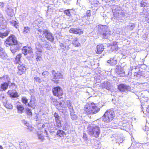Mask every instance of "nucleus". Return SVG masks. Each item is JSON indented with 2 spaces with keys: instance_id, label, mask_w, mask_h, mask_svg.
I'll list each match as a JSON object with an SVG mask.
<instances>
[{
  "instance_id": "obj_1",
  "label": "nucleus",
  "mask_w": 149,
  "mask_h": 149,
  "mask_svg": "<svg viewBox=\"0 0 149 149\" xmlns=\"http://www.w3.org/2000/svg\"><path fill=\"white\" fill-rule=\"evenodd\" d=\"M100 110L94 103L89 102L85 106L84 111L87 114H93L98 112Z\"/></svg>"
},
{
  "instance_id": "obj_2",
  "label": "nucleus",
  "mask_w": 149,
  "mask_h": 149,
  "mask_svg": "<svg viewBox=\"0 0 149 149\" xmlns=\"http://www.w3.org/2000/svg\"><path fill=\"white\" fill-rule=\"evenodd\" d=\"M100 128L98 126H89L87 128V132L90 136L98 137L100 133Z\"/></svg>"
},
{
  "instance_id": "obj_3",
  "label": "nucleus",
  "mask_w": 149,
  "mask_h": 149,
  "mask_svg": "<svg viewBox=\"0 0 149 149\" xmlns=\"http://www.w3.org/2000/svg\"><path fill=\"white\" fill-rule=\"evenodd\" d=\"M114 116V112L113 111L109 110L106 112L102 117L103 121L109 122L113 119Z\"/></svg>"
},
{
  "instance_id": "obj_4",
  "label": "nucleus",
  "mask_w": 149,
  "mask_h": 149,
  "mask_svg": "<svg viewBox=\"0 0 149 149\" xmlns=\"http://www.w3.org/2000/svg\"><path fill=\"white\" fill-rule=\"evenodd\" d=\"M52 80L56 84L58 83L59 79L63 78V75L61 73L58 72H56L54 70L52 71Z\"/></svg>"
},
{
  "instance_id": "obj_5",
  "label": "nucleus",
  "mask_w": 149,
  "mask_h": 149,
  "mask_svg": "<svg viewBox=\"0 0 149 149\" xmlns=\"http://www.w3.org/2000/svg\"><path fill=\"white\" fill-rule=\"evenodd\" d=\"M10 49L11 52L14 54L16 52L22 47V44L17 41L10 46Z\"/></svg>"
},
{
  "instance_id": "obj_6",
  "label": "nucleus",
  "mask_w": 149,
  "mask_h": 149,
  "mask_svg": "<svg viewBox=\"0 0 149 149\" xmlns=\"http://www.w3.org/2000/svg\"><path fill=\"white\" fill-rule=\"evenodd\" d=\"M107 31V28L106 26H102L101 29H100L99 31L100 32L101 34L102 35L103 38L108 39L110 34Z\"/></svg>"
},
{
  "instance_id": "obj_7",
  "label": "nucleus",
  "mask_w": 149,
  "mask_h": 149,
  "mask_svg": "<svg viewBox=\"0 0 149 149\" xmlns=\"http://www.w3.org/2000/svg\"><path fill=\"white\" fill-rule=\"evenodd\" d=\"M17 42L16 38L13 35H11L5 41L6 45L11 46L13 44L16 43Z\"/></svg>"
},
{
  "instance_id": "obj_8",
  "label": "nucleus",
  "mask_w": 149,
  "mask_h": 149,
  "mask_svg": "<svg viewBox=\"0 0 149 149\" xmlns=\"http://www.w3.org/2000/svg\"><path fill=\"white\" fill-rule=\"evenodd\" d=\"M52 92L54 95L58 97L62 96L63 94L62 88L59 87H54L52 89Z\"/></svg>"
},
{
  "instance_id": "obj_9",
  "label": "nucleus",
  "mask_w": 149,
  "mask_h": 149,
  "mask_svg": "<svg viewBox=\"0 0 149 149\" xmlns=\"http://www.w3.org/2000/svg\"><path fill=\"white\" fill-rule=\"evenodd\" d=\"M118 88L119 91L123 92L127 91H130L131 88L125 84H120L118 86Z\"/></svg>"
},
{
  "instance_id": "obj_10",
  "label": "nucleus",
  "mask_w": 149,
  "mask_h": 149,
  "mask_svg": "<svg viewBox=\"0 0 149 149\" xmlns=\"http://www.w3.org/2000/svg\"><path fill=\"white\" fill-rule=\"evenodd\" d=\"M69 32L70 33L76 34H81L83 33V31L81 29L77 28H71Z\"/></svg>"
},
{
  "instance_id": "obj_11",
  "label": "nucleus",
  "mask_w": 149,
  "mask_h": 149,
  "mask_svg": "<svg viewBox=\"0 0 149 149\" xmlns=\"http://www.w3.org/2000/svg\"><path fill=\"white\" fill-rule=\"evenodd\" d=\"M22 52L23 54L24 55H26L28 54L32 53V49L31 48L26 46H25L22 49Z\"/></svg>"
},
{
  "instance_id": "obj_12",
  "label": "nucleus",
  "mask_w": 149,
  "mask_h": 149,
  "mask_svg": "<svg viewBox=\"0 0 149 149\" xmlns=\"http://www.w3.org/2000/svg\"><path fill=\"white\" fill-rule=\"evenodd\" d=\"M117 43V42H113L111 43L110 46L108 47L109 49L111 51L118 50V46Z\"/></svg>"
},
{
  "instance_id": "obj_13",
  "label": "nucleus",
  "mask_w": 149,
  "mask_h": 149,
  "mask_svg": "<svg viewBox=\"0 0 149 149\" xmlns=\"http://www.w3.org/2000/svg\"><path fill=\"white\" fill-rule=\"evenodd\" d=\"M45 37L47 39V40L51 42H52L54 40V38L52 36V34L51 33L48 31L47 30L44 35Z\"/></svg>"
},
{
  "instance_id": "obj_14",
  "label": "nucleus",
  "mask_w": 149,
  "mask_h": 149,
  "mask_svg": "<svg viewBox=\"0 0 149 149\" xmlns=\"http://www.w3.org/2000/svg\"><path fill=\"white\" fill-rule=\"evenodd\" d=\"M10 83L3 82L0 85V91H4L7 90Z\"/></svg>"
},
{
  "instance_id": "obj_15",
  "label": "nucleus",
  "mask_w": 149,
  "mask_h": 149,
  "mask_svg": "<svg viewBox=\"0 0 149 149\" xmlns=\"http://www.w3.org/2000/svg\"><path fill=\"white\" fill-rule=\"evenodd\" d=\"M104 49V46L102 44H100L97 46L95 50L97 54H101Z\"/></svg>"
},
{
  "instance_id": "obj_16",
  "label": "nucleus",
  "mask_w": 149,
  "mask_h": 149,
  "mask_svg": "<svg viewBox=\"0 0 149 149\" xmlns=\"http://www.w3.org/2000/svg\"><path fill=\"white\" fill-rule=\"evenodd\" d=\"M0 79L4 82L10 83V79L8 75H4L0 77Z\"/></svg>"
},
{
  "instance_id": "obj_17",
  "label": "nucleus",
  "mask_w": 149,
  "mask_h": 149,
  "mask_svg": "<svg viewBox=\"0 0 149 149\" xmlns=\"http://www.w3.org/2000/svg\"><path fill=\"white\" fill-rule=\"evenodd\" d=\"M8 93L12 97H17L19 96L18 93L15 90L9 91L8 92Z\"/></svg>"
},
{
  "instance_id": "obj_18",
  "label": "nucleus",
  "mask_w": 149,
  "mask_h": 149,
  "mask_svg": "<svg viewBox=\"0 0 149 149\" xmlns=\"http://www.w3.org/2000/svg\"><path fill=\"white\" fill-rule=\"evenodd\" d=\"M7 57V55L4 50L0 47V58L3 59H6Z\"/></svg>"
},
{
  "instance_id": "obj_19",
  "label": "nucleus",
  "mask_w": 149,
  "mask_h": 149,
  "mask_svg": "<svg viewBox=\"0 0 149 149\" xmlns=\"http://www.w3.org/2000/svg\"><path fill=\"white\" fill-rule=\"evenodd\" d=\"M111 85L109 82L108 81L104 82L102 84V87L103 88H105L107 90H109L110 89Z\"/></svg>"
},
{
  "instance_id": "obj_20",
  "label": "nucleus",
  "mask_w": 149,
  "mask_h": 149,
  "mask_svg": "<svg viewBox=\"0 0 149 149\" xmlns=\"http://www.w3.org/2000/svg\"><path fill=\"white\" fill-rule=\"evenodd\" d=\"M36 105V100L34 98H32L29 103L28 104V105L29 107L34 108Z\"/></svg>"
},
{
  "instance_id": "obj_21",
  "label": "nucleus",
  "mask_w": 149,
  "mask_h": 149,
  "mask_svg": "<svg viewBox=\"0 0 149 149\" xmlns=\"http://www.w3.org/2000/svg\"><path fill=\"white\" fill-rule=\"evenodd\" d=\"M18 68L19 71H18V73H19L20 74L23 73V72L24 71L25 69V68L24 66L23 65V64L21 65L19 64L18 66Z\"/></svg>"
},
{
  "instance_id": "obj_22",
  "label": "nucleus",
  "mask_w": 149,
  "mask_h": 149,
  "mask_svg": "<svg viewBox=\"0 0 149 149\" xmlns=\"http://www.w3.org/2000/svg\"><path fill=\"white\" fill-rule=\"evenodd\" d=\"M6 11L8 15L10 16H13L14 15L13 10L11 7H7Z\"/></svg>"
},
{
  "instance_id": "obj_23",
  "label": "nucleus",
  "mask_w": 149,
  "mask_h": 149,
  "mask_svg": "<svg viewBox=\"0 0 149 149\" xmlns=\"http://www.w3.org/2000/svg\"><path fill=\"white\" fill-rule=\"evenodd\" d=\"M78 39L76 38H73L72 40V44L75 46V47H79L80 46V44L78 41Z\"/></svg>"
},
{
  "instance_id": "obj_24",
  "label": "nucleus",
  "mask_w": 149,
  "mask_h": 149,
  "mask_svg": "<svg viewBox=\"0 0 149 149\" xmlns=\"http://www.w3.org/2000/svg\"><path fill=\"white\" fill-rule=\"evenodd\" d=\"M107 63H110L112 65H114L117 63L116 59L114 57L111 58L110 60L108 61Z\"/></svg>"
},
{
  "instance_id": "obj_25",
  "label": "nucleus",
  "mask_w": 149,
  "mask_h": 149,
  "mask_svg": "<svg viewBox=\"0 0 149 149\" xmlns=\"http://www.w3.org/2000/svg\"><path fill=\"white\" fill-rule=\"evenodd\" d=\"M47 30L43 29L42 30L40 29L37 30V33L38 34L39 36L43 35L44 36L45 34L46 33Z\"/></svg>"
},
{
  "instance_id": "obj_26",
  "label": "nucleus",
  "mask_w": 149,
  "mask_h": 149,
  "mask_svg": "<svg viewBox=\"0 0 149 149\" xmlns=\"http://www.w3.org/2000/svg\"><path fill=\"white\" fill-rule=\"evenodd\" d=\"M116 71L117 74L119 75L120 76H123L124 74V71L122 69H117Z\"/></svg>"
},
{
  "instance_id": "obj_27",
  "label": "nucleus",
  "mask_w": 149,
  "mask_h": 149,
  "mask_svg": "<svg viewBox=\"0 0 149 149\" xmlns=\"http://www.w3.org/2000/svg\"><path fill=\"white\" fill-rule=\"evenodd\" d=\"M67 105L68 107L70 109V112H73L74 111L73 109V107L71 103L70 102V101H68L66 102Z\"/></svg>"
},
{
  "instance_id": "obj_28",
  "label": "nucleus",
  "mask_w": 149,
  "mask_h": 149,
  "mask_svg": "<svg viewBox=\"0 0 149 149\" xmlns=\"http://www.w3.org/2000/svg\"><path fill=\"white\" fill-rule=\"evenodd\" d=\"M17 109L18 110V113H22L24 109L23 107L21 105H19L17 106Z\"/></svg>"
},
{
  "instance_id": "obj_29",
  "label": "nucleus",
  "mask_w": 149,
  "mask_h": 149,
  "mask_svg": "<svg viewBox=\"0 0 149 149\" xmlns=\"http://www.w3.org/2000/svg\"><path fill=\"white\" fill-rule=\"evenodd\" d=\"M19 146L20 149H26V148L28 147L26 143L22 142L20 143Z\"/></svg>"
},
{
  "instance_id": "obj_30",
  "label": "nucleus",
  "mask_w": 149,
  "mask_h": 149,
  "mask_svg": "<svg viewBox=\"0 0 149 149\" xmlns=\"http://www.w3.org/2000/svg\"><path fill=\"white\" fill-rule=\"evenodd\" d=\"M3 104L4 106L7 109H12L13 108V106L7 101L6 102H4Z\"/></svg>"
},
{
  "instance_id": "obj_31",
  "label": "nucleus",
  "mask_w": 149,
  "mask_h": 149,
  "mask_svg": "<svg viewBox=\"0 0 149 149\" xmlns=\"http://www.w3.org/2000/svg\"><path fill=\"white\" fill-rule=\"evenodd\" d=\"M9 31H7L4 33H0V37L3 38L7 36L9 33Z\"/></svg>"
},
{
  "instance_id": "obj_32",
  "label": "nucleus",
  "mask_w": 149,
  "mask_h": 149,
  "mask_svg": "<svg viewBox=\"0 0 149 149\" xmlns=\"http://www.w3.org/2000/svg\"><path fill=\"white\" fill-rule=\"evenodd\" d=\"M70 115L71 119L73 120H76L77 118V115L74 113V111L70 112Z\"/></svg>"
},
{
  "instance_id": "obj_33",
  "label": "nucleus",
  "mask_w": 149,
  "mask_h": 149,
  "mask_svg": "<svg viewBox=\"0 0 149 149\" xmlns=\"http://www.w3.org/2000/svg\"><path fill=\"white\" fill-rule=\"evenodd\" d=\"M22 57V54H19L16 56L15 60L16 62L18 63H20V58Z\"/></svg>"
},
{
  "instance_id": "obj_34",
  "label": "nucleus",
  "mask_w": 149,
  "mask_h": 149,
  "mask_svg": "<svg viewBox=\"0 0 149 149\" xmlns=\"http://www.w3.org/2000/svg\"><path fill=\"white\" fill-rule=\"evenodd\" d=\"M10 24L12 26L17 28L18 26L17 22L15 21H12L10 22Z\"/></svg>"
},
{
  "instance_id": "obj_35",
  "label": "nucleus",
  "mask_w": 149,
  "mask_h": 149,
  "mask_svg": "<svg viewBox=\"0 0 149 149\" xmlns=\"http://www.w3.org/2000/svg\"><path fill=\"white\" fill-rule=\"evenodd\" d=\"M64 132L62 130H59L57 131L56 134L57 135L62 137L63 135Z\"/></svg>"
},
{
  "instance_id": "obj_36",
  "label": "nucleus",
  "mask_w": 149,
  "mask_h": 149,
  "mask_svg": "<svg viewBox=\"0 0 149 149\" xmlns=\"http://www.w3.org/2000/svg\"><path fill=\"white\" fill-rule=\"evenodd\" d=\"M30 28L29 27H25L24 28L23 33L24 34L29 33L30 32Z\"/></svg>"
},
{
  "instance_id": "obj_37",
  "label": "nucleus",
  "mask_w": 149,
  "mask_h": 149,
  "mask_svg": "<svg viewBox=\"0 0 149 149\" xmlns=\"http://www.w3.org/2000/svg\"><path fill=\"white\" fill-rule=\"evenodd\" d=\"M128 28L130 30H132L133 28L135 27V25L134 24L131 23L128 26Z\"/></svg>"
},
{
  "instance_id": "obj_38",
  "label": "nucleus",
  "mask_w": 149,
  "mask_h": 149,
  "mask_svg": "<svg viewBox=\"0 0 149 149\" xmlns=\"http://www.w3.org/2000/svg\"><path fill=\"white\" fill-rule=\"evenodd\" d=\"M22 101L23 103L25 104L26 105H28V100L26 97H23L22 98Z\"/></svg>"
},
{
  "instance_id": "obj_39",
  "label": "nucleus",
  "mask_w": 149,
  "mask_h": 149,
  "mask_svg": "<svg viewBox=\"0 0 149 149\" xmlns=\"http://www.w3.org/2000/svg\"><path fill=\"white\" fill-rule=\"evenodd\" d=\"M36 48L37 50L36 51V55H39V54H41V53L42 52V50L40 48H38L37 47H36Z\"/></svg>"
},
{
  "instance_id": "obj_40",
  "label": "nucleus",
  "mask_w": 149,
  "mask_h": 149,
  "mask_svg": "<svg viewBox=\"0 0 149 149\" xmlns=\"http://www.w3.org/2000/svg\"><path fill=\"white\" fill-rule=\"evenodd\" d=\"M64 13L67 16H70L71 15L70 13V10H66L64 11Z\"/></svg>"
},
{
  "instance_id": "obj_41",
  "label": "nucleus",
  "mask_w": 149,
  "mask_h": 149,
  "mask_svg": "<svg viewBox=\"0 0 149 149\" xmlns=\"http://www.w3.org/2000/svg\"><path fill=\"white\" fill-rule=\"evenodd\" d=\"M56 123V124L57 126L58 127H60L61 126V121L59 119H58L57 120H55Z\"/></svg>"
},
{
  "instance_id": "obj_42",
  "label": "nucleus",
  "mask_w": 149,
  "mask_h": 149,
  "mask_svg": "<svg viewBox=\"0 0 149 149\" xmlns=\"http://www.w3.org/2000/svg\"><path fill=\"white\" fill-rule=\"evenodd\" d=\"M38 138L41 140H43L44 139V137L42 134H38Z\"/></svg>"
},
{
  "instance_id": "obj_43",
  "label": "nucleus",
  "mask_w": 149,
  "mask_h": 149,
  "mask_svg": "<svg viewBox=\"0 0 149 149\" xmlns=\"http://www.w3.org/2000/svg\"><path fill=\"white\" fill-rule=\"evenodd\" d=\"M60 46L61 47H62V48L63 49L65 48L66 49L68 50V49L69 48L68 46V45L67 47L65 45V44H61L60 45Z\"/></svg>"
},
{
  "instance_id": "obj_44",
  "label": "nucleus",
  "mask_w": 149,
  "mask_h": 149,
  "mask_svg": "<svg viewBox=\"0 0 149 149\" xmlns=\"http://www.w3.org/2000/svg\"><path fill=\"white\" fill-rule=\"evenodd\" d=\"M49 72L48 71H45L42 72V75L43 76H44V77H45L46 76H47L49 74Z\"/></svg>"
},
{
  "instance_id": "obj_45",
  "label": "nucleus",
  "mask_w": 149,
  "mask_h": 149,
  "mask_svg": "<svg viewBox=\"0 0 149 149\" xmlns=\"http://www.w3.org/2000/svg\"><path fill=\"white\" fill-rule=\"evenodd\" d=\"M54 116L55 117V120H57L59 119L60 117L58 114L56 112H55L54 114Z\"/></svg>"
},
{
  "instance_id": "obj_46",
  "label": "nucleus",
  "mask_w": 149,
  "mask_h": 149,
  "mask_svg": "<svg viewBox=\"0 0 149 149\" xmlns=\"http://www.w3.org/2000/svg\"><path fill=\"white\" fill-rule=\"evenodd\" d=\"M43 46L47 49L50 50L51 49L50 46L47 44H45Z\"/></svg>"
},
{
  "instance_id": "obj_47",
  "label": "nucleus",
  "mask_w": 149,
  "mask_h": 149,
  "mask_svg": "<svg viewBox=\"0 0 149 149\" xmlns=\"http://www.w3.org/2000/svg\"><path fill=\"white\" fill-rule=\"evenodd\" d=\"M143 147L146 149H149V142L145 143L143 145Z\"/></svg>"
},
{
  "instance_id": "obj_48",
  "label": "nucleus",
  "mask_w": 149,
  "mask_h": 149,
  "mask_svg": "<svg viewBox=\"0 0 149 149\" xmlns=\"http://www.w3.org/2000/svg\"><path fill=\"white\" fill-rule=\"evenodd\" d=\"M34 79L36 82H41V80L40 78L38 77H34Z\"/></svg>"
},
{
  "instance_id": "obj_49",
  "label": "nucleus",
  "mask_w": 149,
  "mask_h": 149,
  "mask_svg": "<svg viewBox=\"0 0 149 149\" xmlns=\"http://www.w3.org/2000/svg\"><path fill=\"white\" fill-rule=\"evenodd\" d=\"M27 113L29 115H32V113L31 112V111L30 109H27Z\"/></svg>"
},
{
  "instance_id": "obj_50",
  "label": "nucleus",
  "mask_w": 149,
  "mask_h": 149,
  "mask_svg": "<svg viewBox=\"0 0 149 149\" xmlns=\"http://www.w3.org/2000/svg\"><path fill=\"white\" fill-rule=\"evenodd\" d=\"M41 54H39V55H37V58H36L37 61H40L42 59V57H41Z\"/></svg>"
},
{
  "instance_id": "obj_51",
  "label": "nucleus",
  "mask_w": 149,
  "mask_h": 149,
  "mask_svg": "<svg viewBox=\"0 0 149 149\" xmlns=\"http://www.w3.org/2000/svg\"><path fill=\"white\" fill-rule=\"evenodd\" d=\"M95 145L96 146H97V147H100V145L99 144V143H100V142L98 141H95Z\"/></svg>"
},
{
  "instance_id": "obj_52",
  "label": "nucleus",
  "mask_w": 149,
  "mask_h": 149,
  "mask_svg": "<svg viewBox=\"0 0 149 149\" xmlns=\"http://www.w3.org/2000/svg\"><path fill=\"white\" fill-rule=\"evenodd\" d=\"M86 15L88 17H89L91 15V12L90 10H88L87 11Z\"/></svg>"
},
{
  "instance_id": "obj_53",
  "label": "nucleus",
  "mask_w": 149,
  "mask_h": 149,
  "mask_svg": "<svg viewBox=\"0 0 149 149\" xmlns=\"http://www.w3.org/2000/svg\"><path fill=\"white\" fill-rule=\"evenodd\" d=\"M4 6V3L1 2H0V8H3Z\"/></svg>"
},
{
  "instance_id": "obj_54",
  "label": "nucleus",
  "mask_w": 149,
  "mask_h": 149,
  "mask_svg": "<svg viewBox=\"0 0 149 149\" xmlns=\"http://www.w3.org/2000/svg\"><path fill=\"white\" fill-rule=\"evenodd\" d=\"M39 37L40 40H41L42 41H44L45 40V38L44 37V35L39 36Z\"/></svg>"
},
{
  "instance_id": "obj_55",
  "label": "nucleus",
  "mask_w": 149,
  "mask_h": 149,
  "mask_svg": "<svg viewBox=\"0 0 149 149\" xmlns=\"http://www.w3.org/2000/svg\"><path fill=\"white\" fill-rule=\"evenodd\" d=\"M83 137L85 139H87L86 134H84Z\"/></svg>"
},
{
  "instance_id": "obj_56",
  "label": "nucleus",
  "mask_w": 149,
  "mask_h": 149,
  "mask_svg": "<svg viewBox=\"0 0 149 149\" xmlns=\"http://www.w3.org/2000/svg\"><path fill=\"white\" fill-rule=\"evenodd\" d=\"M25 122H26L25 121L24 123L25 124V125L27 127L29 126V124L28 123H27V122H26V123H25Z\"/></svg>"
},
{
  "instance_id": "obj_57",
  "label": "nucleus",
  "mask_w": 149,
  "mask_h": 149,
  "mask_svg": "<svg viewBox=\"0 0 149 149\" xmlns=\"http://www.w3.org/2000/svg\"><path fill=\"white\" fill-rule=\"evenodd\" d=\"M146 111H148L149 113V105L148 106V108H147Z\"/></svg>"
},
{
  "instance_id": "obj_58",
  "label": "nucleus",
  "mask_w": 149,
  "mask_h": 149,
  "mask_svg": "<svg viewBox=\"0 0 149 149\" xmlns=\"http://www.w3.org/2000/svg\"><path fill=\"white\" fill-rule=\"evenodd\" d=\"M11 85L12 86H15V84L13 83H11Z\"/></svg>"
},
{
  "instance_id": "obj_59",
  "label": "nucleus",
  "mask_w": 149,
  "mask_h": 149,
  "mask_svg": "<svg viewBox=\"0 0 149 149\" xmlns=\"http://www.w3.org/2000/svg\"><path fill=\"white\" fill-rule=\"evenodd\" d=\"M0 149H3V148L0 145Z\"/></svg>"
},
{
  "instance_id": "obj_60",
  "label": "nucleus",
  "mask_w": 149,
  "mask_h": 149,
  "mask_svg": "<svg viewBox=\"0 0 149 149\" xmlns=\"http://www.w3.org/2000/svg\"><path fill=\"white\" fill-rule=\"evenodd\" d=\"M141 6H143V5H142V3H141Z\"/></svg>"
},
{
  "instance_id": "obj_61",
  "label": "nucleus",
  "mask_w": 149,
  "mask_h": 149,
  "mask_svg": "<svg viewBox=\"0 0 149 149\" xmlns=\"http://www.w3.org/2000/svg\"><path fill=\"white\" fill-rule=\"evenodd\" d=\"M59 104H60V105H61V104H62V103H61V102L60 103H59Z\"/></svg>"
},
{
  "instance_id": "obj_62",
  "label": "nucleus",
  "mask_w": 149,
  "mask_h": 149,
  "mask_svg": "<svg viewBox=\"0 0 149 149\" xmlns=\"http://www.w3.org/2000/svg\"><path fill=\"white\" fill-rule=\"evenodd\" d=\"M2 98H3H3H5L4 96H2Z\"/></svg>"
},
{
  "instance_id": "obj_63",
  "label": "nucleus",
  "mask_w": 149,
  "mask_h": 149,
  "mask_svg": "<svg viewBox=\"0 0 149 149\" xmlns=\"http://www.w3.org/2000/svg\"><path fill=\"white\" fill-rule=\"evenodd\" d=\"M2 16V15L0 14V17Z\"/></svg>"
},
{
  "instance_id": "obj_64",
  "label": "nucleus",
  "mask_w": 149,
  "mask_h": 149,
  "mask_svg": "<svg viewBox=\"0 0 149 149\" xmlns=\"http://www.w3.org/2000/svg\"><path fill=\"white\" fill-rule=\"evenodd\" d=\"M33 91H31V93H33Z\"/></svg>"
}]
</instances>
